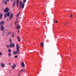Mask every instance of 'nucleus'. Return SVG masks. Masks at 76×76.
Returning a JSON list of instances; mask_svg holds the SVG:
<instances>
[{
  "mask_svg": "<svg viewBox=\"0 0 76 76\" xmlns=\"http://www.w3.org/2000/svg\"><path fill=\"white\" fill-rule=\"evenodd\" d=\"M26 0H23V3H22V1H20V8L21 7L22 9H23L25 6V3H26Z\"/></svg>",
  "mask_w": 76,
  "mask_h": 76,
  "instance_id": "f257e3e1",
  "label": "nucleus"
},
{
  "mask_svg": "<svg viewBox=\"0 0 76 76\" xmlns=\"http://www.w3.org/2000/svg\"><path fill=\"white\" fill-rule=\"evenodd\" d=\"M17 51H13L12 52L13 54L14 55H16L17 54H19V47L18 44H16Z\"/></svg>",
  "mask_w": 76,
  "mask_h": 76,
  "instance_id": "f03ea898",
  "label": "nucleus"
},
{
  "mask_svg": "<svg viewBox=\"0 0 76 76\" xmlns=\"http://www.w3.org/2000/svg\"><path fill=\"white\" fill-rule=\"evenodd\" d=\"M10 9L8 7H6L5 9L4 10V12L5 13H7L8 11H10Z\"/></svg>",
  "mask_w": 76,
  "mask_h": 76,
  "instance_id": "7ed1b4c3",
  "label": "nucleus"
},
{
  "mask_svg": "<svg viewBox=\"0 0 76 76\" xmlns=\"http://www.w3.org/2000/svg\"><path fill=\"white\" fill-rule=\"evenodd\" d=\"M15 46V44H12V43H11L10 44V47L11 48H12V47H13V48H14V47Z\"/></svg>",
  "mask_w": 76,
  "mask_h": 76,
  "instance_id": "20e7f679",
  "label": "nucleus"
},
{
  "mask_svg": "<svg viewBox=\"0 0 76 76\" xmlns=\"http://www.w3.org/2000/svg\"><path fill=\"white\" fill-rule=\"evenodd\" d=\"M13 13H12L9 17V20L12 19L13 18Z\"/></svg>",
  "mask_w": 76,
  "mask_h": 76,
  "instance_id": "39448f33",
  "label": "nucleus"
},
{
  "mask_svg": "<svg viewBox=\"0 0 76 76\" xmlns=\"http://www.w3.org/2000/svg\"><path fill=\"white\" fill-rule=\"evenodd\" d=\"M16 66V64H14L11 66V68L12 69H15Z\"/></svg>",
  "mask_w": 76,
  "mask_h": 76,
  "instance_id": "423d86ee",
  "label": "nucleus"
},
{
  "mask_svg": "<svg viewBox=\"0 0 76 76\" xmlns=\"http://www.w3.org/2000/svg\"><path fill=\"white\" fill-rule=\"evenodd\" d=\"M4 23H5V22L3 21H1L0 23V25H4Z\"/></svg>",
  "mask_w": 76,
  "mask_h": 76,
  "instance_id": "0eeeda50",
  "label": "nucleus"
},
{
  "mask_svg": "<svg viewBox=\"0 0 76 76\" xmlns=\"http://www.w3.org/2000/svg\"><path fill=\"white\" fill-rule=\"evenodd\" d=\"M1 31H3V30H4V27H3V26H1Z\"/></svg>",
  "mask_w": 76,
  "mask_h": 76,
  "instance_id": "6e6552de",
  "label": "nucleus"
},
{
  "mask_svg": "<svg viewBox=\"0 0 76 76\" xmlns=\"http://www.w3.org/2000/svg\"><path fill=\"white\" fill-rule=\"evenodd\" d=\"M19 0H17L16 1V5H17V7H19Z\"/></svg>",
  "mask_w": 76,
  "mask_h": 76,
  "instance_id": "1a4fd4ad",
  "label": "nucleus"
},
{
  "mask_svg": "<svg viewBox=\"0 0 76 76\" xmlns=\"http://www.w3.org/2000/svg\"><path fill=\"white\" fill-rule=\"evenodd\" d=\"M21 65L22 67H25V64H24V62H23L21 63Z\"/></svg>",
  "mask_w": 76,
  "mask_h": 76,
  "instance_id": "9d476101",
  "label": "nucleus"
},
{
  "mask_svg": "<svg viewBox=\"0 0 76 76\" xmlns=\"http://www.w3.org/2000/svg\"><path fill=\"white\" fill-rule=\"evenodd\" d=\"M3 14L2 13L0 15V19H1L2 18H3Z\"/></svg>",
  "mask_w": 76,
  "mask_h": 76,
  "instance_id": "9b49d317",
  "label": "nucleus"
},
{
  "mask_svg": "<svg viewBox=\"0 0 76 76\" xmlns=\"http://www.w3.org/2000/svg\"><path fill=\"white\" fill-rule=\"evenodd\" d=\"M6 14L7 15V17H9V16L10 15V12H9L7 13Z\"/></svg>",
  "mask_w": 76,
  "mask_h": 76,
  "instance_id": "f8f14e48",
  "label": "nucleus"
},
{
  "mask_svg": "<svg viewBox=\"0 0 76 76\" xmlns=\"http://www.w3.org/2000/svg\"><path fill=\"white\" fill-rule=\"evenodd\" d=\"M1 66L2 67H4V66H5V65L4 64H1Z\"/></svg>",
  "mask_w": 76,
  "mask_h": 76,
  "instance_id": "ddd939ff",
  "label": "nucleus"
},
{
  "mask_svg": "<svg viewBox=\"0 0 76 76\" xmlns=\"http://www.w3.org/2000/svg\"><path fill=\"white\" fill-rule=\"evenodd\" d=\"M18 20H16L15 22V26H18Z\"/></svg>",
  "mask_w": 76,
  "mask_h": 76,
  "instance_id": "4468645a",
  "label": "nucleus"
},
{
  "mask_svg": "<svg viewBox=\"0 0 76 76\" xmlns=\"http://www.w3.org/2000/svg\"><path fill=\"white\" fill-rule=\"evenodd\" d=\"M8 57H10L11 56H12V54H11L10 53H9L8 54Z\"/></svg>",
  "mask_w": 76,
  "mask_h": 76,
  "instance_id": "2eb2a0df",
  "label": "nucleus"
},
{
  "mask_svg": "<svg viewBox=\"0 0 76 76\" xmlns=\"http://www.w3.org/2000/svg\"><path fill=\"white\" fill-rule=\"evenodd\" d=\"M17 38L18 39V41H20V38H19V36H17Z\"/></svg>",
  "mask_w": 76,
  "mask_h": 76,
  "instance_id": "dca6fc26",
  "label": "nucleus"
},
{
  "mask_svg": "<svg viewBox=\"0 0 76 76\" xmlns=\"http://www.w3.org/2000/svg\"><path fill=\"white\" fill-rule=\"evenodd\" d=\"M40 46H41V47H44V44H43V42H42L40 44Z\"/></svg>",
  "mask_w": 76,
  "mask_h": 76,
  "instance_id": "f3484780",
  "label": "nucleus"
},
{
  "mask_svg": "<svg viewBox=\"0 0 76 76\" xmlns=\"http://www.w3.org/2000/svg\"><path fill=\"white\" fill-rule=\"evenodd\" d=\"M20 12H19L17 15V17H18V16H19V15H20Z\"/></svg>",
  "mask_w": 76,
  "mask_h": 76,
  "instance_id": "a211bd4d",
  "label": "nucleus"
},
{
  "mask_svg": "<svg viewBox=\"0 0 76 76\" xmlns=\"http://www.w3.org/2000/svg\"><path fill=\"white\" fill-rule=\"evenodd\" d=\"M17 29H20V26L18 25L17 27Z\"/></svg>",
  "mask_w": 76,
  "mask_h": 76,
  "instance_id": "6ab92c4d",
  "label": "nucleus"
},
{
  "mask_svg": "<svg viewBox=\"0 0 76 76\" xmlns=\"http://www.w3.org/2000/svg\"><path fill=\"white\" fill-rule=\"evenodd\" d=\"M9 42H10L11 43H12V39H11V38H9Z\"/></svg>",
  "mask_w": 76,
  "mask_h": 76,
  "instance_id": "aec40b11",
  "label": "nucleus"
},
{
  "mask_svg": "<svg viewBox=\"0 0 76 76\" xmlns=\"http://www.w3.org/2000/svg\"><path fill=\"white\" fill-rule=\"evenodd\" d=\"M8 53H11V50H10V49H8Z\"/></svg>",
  "mask_w": 76,
  "mask_h": 76,
  "instance_id": "412c9836",
  "label": "nucleus"
},
{
  "mask_svg": "<svg viewBox=\"0 0 76 76\" xmlns=\"http://www.w3.org/2000/svg\"><path fill=\"white\" fill-rule=\"evenodd\" d=\"M4 3L5 5H6V4H7V1H4Z\"/></svg>",
  "mask_w": 76,
  "mask_h": 76,
  "instance_id": "4be33fe9",
  "label": "nucleus"
},
{
  "mask_svg": "<svg viewBox=\"0 0 76 76\" xmlns=\"http://www.w3.org/2000/svg\"><path fill=\"white\" fill-rule=\"evenodd\" d=\"M4 17L5 18H6V17H7V14H5L4 15Z\"/></svg>",
  "mask_w": 76,
  "mask_h": 76,
  "instance_id": "5701e85b",
  "label": "nucleus"
},
{
  "mask_svg": "<svg viewBox=\"0 0 76 76\" xmlns=\"http://www.w3.org/2000/svg\"><path fill=\"white\" fill-rule=\"evenodd\" d=\"M54 22H55V23H58V21L57 20H56L55 21H53Z\"/></svg>",
  "mask_w": 76,
  "mask_h": 76,
  "instance_id": "b1692460",
  "label": "nucleus"
},
{
  "mask_svg": "<svg viewBox=\"0 0 76 76\" xmlns=\"http://www.w3.org/2000/svg\"><path fill=\"white\" fill-rule=\"evenodd\" d=\"M11 37H14V34L13 33L12 34Z\"/></svg>",
  "mask_w": 76,
  "mask_h": 76,
  "instance_id": "393cba45",
  "label": "nucleus"
},
{
  "mask_svg": "<svg viewBox=\"0 0 76 76\" xmlns=\"http://www.w3.org/2000/svg\"><path fill=\"white\" fill-rule=\"evenodd\" d=\"M7 47L8 48H9V47H10V46H9V45H7Z\"/></svg>",
  "mask_w": 76,
  "mask_h": 76,
  "instance_id": "a878e982",
  "label": "nucleus"
},
{
  "mask_svg": "<svg viewBox=\"0 0 76 76\" xmlns=\"http://www.w3.org/2000/svg\"><path fill=\"white\" fill-rule=\"evenodd\" d=\"M15 58H17L18 57V56H17V55H15Z\"/></svg>",
  "mask_w": 76,
  "mask_h": 76,
  "instance_id": "bb28decb",
  "label": "nucleus"
},
{
  "mask_svg": "<svg viewBox=\"0 0 76 76\" xmlns=\"http://www.w3.org/2000/svg\"><path fill=\"white\" fill-rule=\"evenodd\" d=\"M1 55H2V53L0 52V56H1Z\"/></svg>",
  "mask_w": 76,
  "mask_h": 76,
  "instance_id": "cd10ccee",
  "label": "nucleus"
},
{
  "mask_svg": "<svg viewBox=\"0 0 76 76\" xmlns=\"http://www.w3.org/2000/svg\"><path fill=\"white\" fill-rule=\"evenodd\" d=\"M26 70V69H23V72H25V70Z\"/></svg>",
  "mask_w": 76,
  "mask_h": 76,
  "instance_id": "c85d7f7f",
  "label": "nucleus"
},
{
  "mask_svg": "<svg viewBox=\"0 0 76 76\" xmlns=\"http://www.w3.org/2000/svg\"><path fill=\"white\" fill-rule=\"evenodd\" d=\"M23 71V69H22L20 71V72H22Z\"/></svg>",
  "mask_w": 76,
  "mask_h": 76,
  "instance_id": "c756f323",
  "label": "nucleus"
},
{
  "mask_svg": "<svg viewBox=\"0 0 76 76\" xmlns=\"http://www.w3.org/2000/svg\"><path fill=\"white\" fill-rule=\"evenodd\" d=\"M6 1H7V2H9V0H6Z\"/></svg>",
  "mask_w": 76,
  "mask_h": 76,
  "instance_id": "7c9ffc66",
  "label": "nucleus"
},
{
  "mask_svg": "<svg viewBox=\"0 0 76 76\" xmlns=\"http://www.w3.org/2000/svg\"><path fill=\"white\" fill-rule=\"evenodd\" d=\"M13 7H15V4H13Z\"/></svg>",
  "mask_w": 76,
  "mask_h": 76,
  "instance_id": "2f4dec72",
  "label": "nucleus"
},
{
  "mask_svg": "<svg viewBox=\"0 0 76 76\" xmlns=\"http://www.w3.org/2000/svg\"><path fill=\"white\" fill-rule=\"evenodd\" d=\"M20 31H19V30H18V33H19V32H20Z\"/></svg>",
  "mask_w": 76,
  "mask_h": 76,
  "instance_id": "473e14b6",
  "label": "nucleus"
},
{
  "mask_svg": "<svg viewBox=\"0 0 76 76\" xmlns=\"http://www.w3.org/2000/svg\"><path fill=\"white\" fill-rule=\"evenodd\" d=\"M72 16H73L72 15H71L70 16V17H72Z\"/></svg>",
  "mask_w": 76,
  "mask_h": 76,
  "instance_id": "72a5a7b5",
  "label": "nucleus"
},
{
  "mask_svg": "<svg viewBox=\"0 0 76 76\" xmlns=\"http://www.w3.org/2000/svg\"><path fill=\"white\" fill-rule=\"evenodd\" d=\"M16 2V1L15 0L14 1V3H15Z\"/></svg>",
  "mask_w": 76,
  "mask_h": 76,
  "instance_id": "f704fd0d",
  "label": "nucleus"
},
{
  "mask_svg": "<svg viewBox=\"0 0 76 76\" xmlns=\"http://www.w3.org/2000/svg\"><path fill=\"white\" fill-rule=\"evenodd\" d=\"M15 4V2H14V4Z\"/></svg>",
  "mask_w": 76,
  "mask_h": 76,
  "instance_id": "c9c22d12",
  "label": "nucleus"
},
{
  "mask_svg": "<svg viewBox=\"0 0 76 76\" xmlns=\"http://www.w3.org/2000/svg\"><path fill=\"white\" fill-rule=\"evenodd\" d=\"M7 21H8L9 20L7 19Z\"/></svg>",
  "mask_w": 76,
  "mask_h": 76,
  "instance_id": "e433bc0d",
  "label": "nucleus"
},
{
  "mask_svg": "<svg viewBox=\"0 0 76 76\" xmlns=\"http://www.w3.org/2000/svg\"><path fill=\"white\" fill-rule=\"evenodd\" d=\"M64 24H67V23H65Z\"/></svg>",
  "mask_w": 76,
  "mask_h": 76,
  "instance_id": "4c0bfd02",
  "label": "nucleus"
},
{
  "mask_svg": "<svg viewBox=\"0 0 76 76\" xmlns=\"http://www.w3.org/2000/svg\"><path fill=\"white\" fill-rule=\"evenodd\" d=\"M11 1H13V0H11Z\"/></svg>",
  "mask_w": 76,
  "mask_h": 76,
  "instance_id": "58836bf2",
  "label": "nucleus"
},
{
  "mask_svg": "<svg viewBox=\"0 0 76 76\" xmlns=\"http://www.w3.org/2000/svg\"><path fill=\"white\" fill-rule=\"evenodd\" d=\"M42 14H43V13H42Z\"/></svg>",
  "mask_w": 76,
  "mask_h": 76,
  "instance_id": "ea45409f",
  "label": "nucleus"
}]
</instances>
